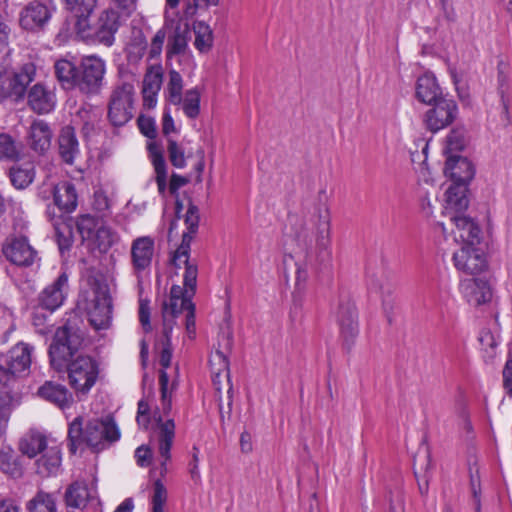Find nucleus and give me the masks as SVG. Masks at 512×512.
I'll list each match as a JSON object with an SVG mask.
<instances>
[{
    "label": "nucleus",
    "instance_id": "1",
    "mask_svg": "<svg viewBox=\"0 0 512 512\" xmlns=\"http://www.w3.org/2000/svg\"><path fill=\"white\" fill-rule=\"evenodd\" d=\"M293 234L306 251V263L297 264L295 288L301 292L305 289L309 277L307 266L318 267L330 262L331 251V220L327 207L318 208L308 222L298 217H291Z\"/></svg>",
    "mask_w": 512,
    "mask_h": 512
},
{
    "label": "nucleus",
    "instance_id": "2",
    "mask_svg": "<svg viewBox=\"0 0 512 512\" xmlns=\"http://www.w3.org/2000/svg\"><path fill=\"white\" fill-rule=\"evenodd\" d=\"M76 339L64 330L57 334V340L50 346L51 363L57 368L61 361L67 362L68 381L77 396L86 395L97 382L98 362L89 355H75Z\"/></svg>",
    "mask_w": 512,
    "mask_h": 512
},
{
    "label": "nucleus",
    "instance_id": "3",
    "mask_svg": "<svg viewBox=\"0 0 512 512\" xmlns=\"http://www.w3.org/2000/svg\"><path fill=\"white\" fill-rule=\"evenodd\" d=\"M119 438V429L114 420L109 416L97 418L79 415L69 424L68 440L69 449L72 453H76L83 445L99 448L106 441L114 442Z\"/></svg>",
    "mask_w": 512,
    "mask_h": 512
},
{
    "label": "nucleus",
    "instance_id": "4",
    "mask_svg": "<svg viewBox=\"0 0 512 512\" xmlns=\"http://www.w3.org/2000/svg\"><path fill=\"white\" fill-rule=\"evenodd\" d=\"M180 0H166V9L164 15V27L162 29L168 30V42L166 54L168 58L174 55L184 54L188 48V41L190 38V25L187 17L183 12L180 15L178 12L171 11L177 8Z\"/></svg>",
    "mask_w": 512,
    "mask_h": 512
},
{
    "label": "nucleus",
    "instance_id": "5",
    "mask_svg": "<svg viewBox=\"0 0 512 512\" xmlns=\"http://www.w3.org/2000/svg\"><path fill=\"white\" fill-rule=\"evenodd\" d=\"M185 272L183 276L184 287L173 285L170 290L169 300L163 305V316L175 318L183 311L193 308L192 297L195 294L198 267L196 263L182 265Z\"/></svg>",
    "mask_w": 512,
    "mask_h": 512
},
{
    "label": "nucleus",
    "instance_id": "6",
    "mask_svg": "<svg viewBox=\"0 0 512 512\" xmlns=\"http://www.w3.org/2000/svg\"><path fill=\"white\" fill-rule=\"evenodd\" d=\"M35 75L36 67L31 62L18 69L0 68V101L9 97L16 101L22 100Z\"/></svg>",
    "mask_w": 512,
    "mask_h": 512
},
{
    "label": "nucleus",
    "instance_id": "7",
    "mask_svg": "<svg viewBox=\"0 0 512 512\" xmlns=\"http://www.w3.org/2000/svg\"><path fill=\"white\" fill-rule=\"evenodd\" d=\"M85 301L91 324L98 330L107 328L112 320V299L108 285L95 282Z\"/></svg>",
    "mask_w": 512,
    "mask_h": 512
},
{
    "label": "nucleus",
    "instance_id": "8",
    "mask_svg": "<svg viewBox=\"0 0 512 512\" xmlns=\"http://www.w3.org/2000/svg\"><path fill=\"white\" fill-rule=\"evenodd\" d=\"M135 87L132 82L122 81L112 91L108 117L114 126H123L133 117Z\"/></svg>",
    "mask_w": 512,
    "mask_h": 512
},
{
    "label": "nucleus",
    "instance_id": "9",
    "mask_svg": "<svg viewBox=\"0 0 512 512\" xmlns=\"http://www.w3.org/2000/svg\"><path fill=\"white\" fill-rule=\"evenodd\" d=\"M172 346L163 345L159 363L162 367L159 374L161 393V410L163 415H168L172 409V395L178 387V366L171 367Z\"/></svg>",
    "mask_w": 512,
    "mask_h": 512
},
{
    "label": "nucleus",
    "instance_id": "10",
    "mask_svg": "<svg viewBox=\"0 0 512 512\" xmlns=\"http://www.w3.org/2000/svg\"><path fill=\"white\" fill-rule=\"evenodd\" d=\"M32 347L16 344L8 354L7 365H0V387L11 389L18 376L27 372L31 365Z\"/></svg>",
    "mask_w": 512,
    "mask_h": 512
},
{
    "label": "nucleus",
    "instance_id": "11",
    "mask_svg": "<svg viewBox=\"0 0 512 512\" xmlns=\"http://www.w3.org/2000/svg\"><path fill=\"white\" fill-rule=\"evenodd\" d=\"M155 253V240L151 236H140L132 240L130 263L132 273L140 283L150 271Z\"/></svg>",
    "mask_w": 512,
    "mask_h": 512
},
{
    "label": "nucleus",
    "instance_id": "12",
    "mask_svg": "<svg viewBox=\"0 0 512 512\" xmlns=\"http://www.w3.org/2000/svg\"><path fill=\"white\" fill-rule=\"evenodd\" d=\"M431 106L424 116L426 128L435 133L450 124L456 119L458 107L456 102L447 96L429 104Z\"/></svg>",
    "mask_w": 512,
    "mask_h": 512
},
{
    "label": "nucleus",
    "instance_id": "13",
    "mask_svg": "<svg viewBox=\"0 0 512 512\" xmlns=\"http://www.w3.org/2000/svg\"><path fill=\"white\" fill-rule=\"evenodd\" d=\"M105 74V63L95 56L85 57L77 74L76 86L84 93H97Z\"/></svg>",
    "mask_w": 512,
    "mask_h": 512
},
{
    "label": "nucleus",
    "instance_id": "14",
    "mask_svg": "<svg viewBox=\"0 0 512 512\" xmlns=\"http://www.w3.org/2000/svg\"><path fill=\"white\" fill-rule=\"evenodd\" d=\"M186 231L182 234V241L178 248L174 251L171 262L176 268H182V265L192 263L190 261V245L194 235L198 231L199 226V210L198 207L190 203L184 218Z\"/></svg>",
    "mask_w": 512,
    "mask_h": 512
},
{
    "label": "nucleus",
    "instance_id": "15",
    "mask_svg": "<svg viewBox=\"0 0 512 512\" xmlns=\"http://www.w3.org/2000/svg\"><path fill=\"white\" fill-rule=\"evenodd\" d=\"M337 322L344 345L350 349L358 335L357 311L354 302L349 297L341 298L337 310Z\"/></svg>",
    "mask_w": 512,
    "mask_h": 512
},
{
    "label": "nucleus",
    "instance_id": "16",
    "mask_svg": "<svg viewBox=\"0 0 512 512\" xmlns=\"http://www.w3.org/2000/svg\"><path fill=\"white\" fill-rule=\"evenodd\" d=\"M157 422L158 452L160 456L159 474L164 477L168 472L167 463L171 458L170 450L175 438V423L173 419H163L160 412L154 413Z\"/></svg>",
    "mask_w": 512,
    "mask_h": 512
},
{
    "label": "nucleus",
    "instance_id": "17",
    "mask_svg": "<svg viewBox=\"0 0 512 512\" xmlns=\"http://www.w3.org/2000/svg\"><path fill=\"white\" fill-rule=\"evenodd\" d=\"M452 260L458 271L469 275H477L487 268L486 257L475 244L463 245L453 253Z\"/></svg>",
    "mask_w": 512,
    "mask_h": 512
},
{
    "label": "nucleus",
    "instance_id": "18",
    "mask_svg": "<svg viewBox=\"0 0 512 512\" xmlns=\"http://www.w3.org/2000/svg\"><path fill=\"white\" fill-rule=\"evenodd\" d=\"M451 237L456 243L464 245L476 244L480 240V228L473 219L464 214L450 217Z\"/></svg>",
    "mask_w": 512,
    "mask_h": 512
},
{
    "label": "nucleus",
    "instance_id": "19",
    "mask_svg": "<svg viewBox=\"0 0 512 512\" xmlns=\"http://www.w3.org/2000/svg\"><path fill=\"white\" fill-rule=\"evenodd\" d=\"M121 16L114 8L103 10L95 23V38L105 46H111L121 24Z\"/></svg>",
    "mask_w": 512,
    "mask_h": 512
},
{
    "label": "nucleus",
    "instance_id": "20",
    "mask_svg": "<svg viewBox=\"0 0 512 512\" xmlns=\"http://www.w3.org/2000/svg\"><path fill=\"white\" fill-rule=\"evenodd\" d=\"M68 291V276L62 273L50 285H48L39 295V305L50 312L58 309L66 298Z\"/></svg>",
    "mask_w": 512,
    "mask_h": 512
},
{
    "label": "nucleus",
    "instance_id": "21",
    "mask_svg": "<svg viewBox=\"0 0 512 512\" xmlns=\"http://www.w3.org/2000/svg\"><path fill=\"white\" fill-rule=\"evenodd\" d=\"M7 260L19 266H29L34 262L36 252L24 237L12 238L3 246Z\"/></svg>",
    "mask_w": 512,
    "mask_h": 512
},
{
    "label": "nucleus",
    "instance_id": "22",
    "mask_svg": "<svg viewBox=\"0 0 512 512\" xmlns=\"http://www.w3.org/2000/svg\"><path fill=\"white\" fill-rule=\"evenodd\" d=\"M163 82V69L159 64L148 67L142 86L143 105L152 109L157 105L158 93Z\"/></svg>",
    "mask_w": 512,
    "mask_h": 512
},
{
    "label": "nucleus",
    "instance_id": "23",
    "mask_svg": "<svg viewBox=\"0 0 512 512\" xmlns=\"http://www.w3.org/2000/svg\"><path fill=\"white\" fill-rule=\"evenodd\" d=\"M444 173L453 182L452 185L463 184L467 187V183L474 176V167L467 158L448 155Z\"/></svg>",
    "mask_w": 512,
    "mask_h": 512
},
{
    "label": "nucleus",
    "instance_id": "24",
    "mask_svg": "<svg viewBox=\"0 0 512 512\" xmlns=\"http://www.w3.org/2000/svg\"><path fill=\"white\" fill-rule=\"evenodd\" d=\"M29 107L38 114L52 111L56 105V96L52 89L42 83H36L27 92Z\"/></svg>",
    "mask_w": 512,
    "mask_h": 512
},
{
    "label": "nucleus",
    "instance_id": "25",
    "mask_svg": "<svg viewBox=\"0 0 512 512\" xmlns=\"http://www.w3.org/2000/svg\"><path fill=\"white\" fill-rule=\"evenodd\" d=\"M459 288L463 297L473 306L484 304L491 298L488 283L480 278L464 279L460 282Z\"/></svg>",
    "mask_w": 512,
    "mask_h": 512
},
{
    "label": "nucleus",
    "instance_id": "26",
    "mask_svg": "<svg viewBox=\"0 0 512 512\" xmlns=\"http://www.w3.org/2000/svg\"><path fill=\"white\" fill-rule=\"evenodd\" d=\"M50 11L39 1L30 2L20 13L19 23L25 30H37L49 20Z\"/></svg>",
    "mask_w": 512,
    "mask_h": 512
},
{
    "label": "nucleus",
    "instance_id": "27",
    "mask_svg": "<svg viewBox=\"0 0 512 512\" xmlns=\"http://www.w3.org/2000/svg\"><path fill=\"white\" fill-rule=\"evenodd\" d=\"M38 395L55 404L60 409L64 410L73 403V395L68 391V389L58 383H54L51 381L45 382L39 389Z\"/></svg>",
    "mask_w": 512,
    "mask_h": 512
},
{
    "label": "nucleus",
    "instance_id": "28",
    "mask_svg": "<svg viewBox=\"0 0 512 512\" xmlns=\"http://www.w3.org/2000/svg\"><path fill=\"white\" fill-rule=\"evenodd\" d=\"M467 187L463 184L459 185H451L445 195V214L451 217L452 215H460L468 207V198H467Z\"/></svg>",
    "mask_w": 512,
    "mask_h": 512
},
{
    "label": "nucleus",
    "instance_id": "29",
    "mask_svg": "<svg viewBox=\"0 0 512 512\" xmlns=\"http://www.w3.org/2000/svg\"><path fill=\"white\" fill-rule=\"evenodd\" d=\"M416 97L419 101L428 105L445 97V95H443L435 76L425 73L417 80Z\"/></svg>",
    "mask_w": 512,
    "mask_h": 512
},
{
    "label": "nucleus",
    "instance_id": "30",
    "mask_svg": "<svg viewBox=\"0 0 512 512\" xmlns=\"http://www.w3.org/2000/svg\"><path fill=\"white\" fill-rule=\"evenodd\" d=\"M52 133L49 125L42 121H34L29 129L28 143L35 152L42 154L51 146Z\"/></svg>",
    "mask_w": 512,
    "mask_h": 512
},
{
    "label": "nucleus",
    "instance_id": "31",
    "mask_svg": "<svg viewBox=\"0 0 512 512\" xmlns=\"http://www.w3.org/2000/svg\"><path fill=\"white\" fill-rule=\"evenodd\" d=\"M59 153L67 164H72L80 153L79 142L76 138L74 128L65 126L61 129L59 139Z\"/></svg>",
    "mask_w": 512,
    "mask_h": 512
},
{
    "label": "nucleus",
    "instance_id": "32",
    "mask_svg": "<svg viewBox=\"0 0 512 512\" xmlns=\"http://www.w3.org/2000/svg\"><path fill=\"white\" fill-rule=\"evenodd\" d=\"M61 466V451L57 445H48L36 461L37 473L42 476L56 474Z\"/></svg>",
    "mask_w": 512,
    "mask_h": 512
},
{
    "label": "nucleus",
    "instance_id": "33",
    "mask_svg": "<svg viewBox=\"0 0 512 512\" xmlns=\"http://www.w3.org/2000/svg\"><path fill=\"white\" fill-rule=\"evenodd\" d=\"M54 203L64 212H72L77 207V193L68 181L57 184L54 188Z\"/></svg>",
    "mask_w": 512,
    "mask_h": 512
},
{
    "label": "nucleus",
    "instance_id": "34",
    "mask_svg": "<svg viewBox=\"0 0 512 512\" xmlns=\"http://www.w3.org/2000/svg\"><path fill=\"white\" fill-rule=\"evenodd\" d=\"M48 447L46 437L36 431L25 434L19 442V450L23 455L34 458Z\"/></svg>",
    "mask_w": 512,
    "mask_h": 512
},
{
    "label": "nucleus",
    "instance_id": "35",
    "mask_svg": "<svg viewBox=\"0 0 512 512\" xmlns=\"http://www.w3.org/2000/svg\"><path fill=\"white\" fill-rule=\"evenodd\" d=\"M9 177L16 189H25L34 180L35 168L30 162L15 164L9 170Z\"/></svg>",
    "mask_w": 512,
    "mask_h": 512
},
{
    "label": "nucleus",
    "instance_id": "36",
    "mask_svg": "<svg viewBox=\"0 0 512 512\" xmlns=\"http://www.w3.org/2000/svg\"><path fill=\"white\" fill-rule=\"evenodd\" d=\"M90 497V490L83 482L72 483L65 492V501L70 508H84Z\"/></svg>",
    "mask_w": 512,
    "mask_h": 512
},
{
    "label": "nucleus",
    "instance_id": "37",
    "mask_svg": "<svg viewBox=\"0 0 512 512\" xmlns=\"http://www.w3.org/2000/svg\"><path fill=\"white\" fill-rule=\"evenodd\" d=\"M192 30L195 36L194 46L200 53H207L213 46V32L204 21H194Z\"/></svg>",
    "mask_w": 512,
    "mask_h": 512
},
{
    "label": "nucleus",
    "instance_id": "38",
    "mask_svg": "<svg viewBox=\"0 0 512 512\" xmlns=\"http://www.w3.org/2000/svg\"><path fill=\"white\" fill-rule=\"evenodd\" d=\"M55 75L64 89H71L76 86L77 74L75 65L65 59L56 61Z\"/></svg>",
    "mask_w": 512,
    "mask_h": 512
},
{
    "label": "nucleus",
    "instance_id": "39",
    "mask_svg": "<svg viewBox=\"0 0 512 512\" xmlns=\"http://www.w3.org/2000/svg\"><path fill=\"white\" fill-rule=\"evenodd\" d=\"M210 365L212 369L213 383L217 391L221 390L220 376L224 375L229 382V361L225 353L221 350H216L210 357Z\"/></svg>",
    "mask_w": 512,
    "mask_h": 512
},
{
    "label": "nucleus",
    "instance_id": "40",
    "mask_svg": "<svg viewBox=\"0 0 512 512\" xmlns=\"http://www.w3.org/2000/svg\"><path fill=\"white\" fill-rule=\"evenodd\" d=\"M22 153V145L10 134L0 133V160L17 161Z\"/></svg>",
    "mask_w": 512,
    "mask_h": 512
},
{
    "label": "nucleus",
    "instance_id": "41",
    "mask_svg": "<svg viewBox=\"0 0 512 512\" xmlns=\"http://www.w3.org/2000/svg\"><path fill=\"white\" fill-rule=\"evenodd\" d=\"M0 470L12 477L21 475V467L15 451L10 446L0 448Z\"/></svg>",
    "mask_w": 512,
    "mask_h": 512
},
{
    "label": "nucleus",
    "instance_id": "42",
    "mask_svg": "<svg viewBox=\"0 0 512 512\" xmlns=\"http://www.w3.org/2000/svg\"><path fill=\"white\" fill-rule=\"evenodd\" d=\"M28 512H56V499L51 493L39 491L27 503Z\"/></svg>",
    "mask_w": 512,
    "mask_h": 512
},
{
    "label": "nucleus",
    "instance_id": "43",
    "mask_svg": "<svg viewBox=\"0 0 512 512\" xmlns=\"http://www.w3.org/2000/svg\"><path fill=\"white\" fill-rule=\"evenodd\" d=\"M118 240V233L102 222L90 241L101 251H107L112 245L117 243Z\"/></svg>",
    "mask_w": 512,
    "mask_h": 512
},
{
    "label": "nucleus",
    "instance_id": "44",
    "mask_svg": "<svg viewBox=\"0 0 512 512\" xmlns=\"http://www.w3.org/2000/svg\"><path fill=\"white\" fill-rule=\"evenodd\" d=\"M167 82V101L175 106H180L182 102L183 79L176 70L169 71Z\"/></svg>",
    "mask_w": 512,
    "mask_h": 512
},
{
    "label": "nucleus",
    "instance_id": "45",
    "mask_svg": "<svg viewBox=\"0 0 512 512\" xmlns=\"http://www.w3.org/2000/svg\"><path fill=\"white\" fill-rule=\"evenodd\" d=\"M184 114L190 118L195 119L200 113V92L197 88L189 89L182 95V102L180 103Z\"/></svg>",
    "mask_w": 512,
    "mask_h": 512
},
{
    "label": "nucleus",
    "instance_id": "46",
    "mask_svg": "<svg viewBox=\"0 0 512 512\" xmlns=\"http://www.w3.org/2000/svg\"><path fill=\"white\" fill-rule=\"evenodd\" d=\"M77 18L86 20L97 6V0H61Z\"/></svg>",
    "mask_w": 512,
    "mask_h": 512
},
{
    "label": "nucleus",
    "instance_id": "47",
    "mask_svg": "<svg viewBox=\"0 0 512 512\" xmlns=\"http://www.w3.org/2000/svg\"><path fill=\"white\" fill-rule=\"evenodd\" d=\"M152 163L155 171V181L157 183L158 192L161 196H165L167 190V167L161 153H152Z\"/></svg>",
    "mask_w": 512,
    "mask_h": 512
},
{
    "label": "nucleus",
    "instance_id": "48",
    "mask_svg": "<svg viewBox=\"0 0 512 512\" xmlns=\"http://www.w3.org/2000/svg\"><path fill=\"white\" fill-rule=\"evenodd\" d=\"M12 400L11 389L0 387V436L6 432L12 411Z\"/></svg>",
    "mask_w": 512,
    "mask_h": 512
},
{
    "label": "nucleus",
    "instance_id": "49",
    "mask_svg": "<svg viewBox=\"0 0 512 512\" xmlns=\"http://www.w3.org/2000/svg\"><path fill=\"white\" fill-rule=\"evenodd\" d=\"M101 223L102 221L97 220L90 215H82L79 217L77 220V229L82 239L84 241H90L94 237V234Z\"/></svg>",
    "mask_w": 512,
    "mask_h": 512
},
{
    "label": "nucleus",
    "instance_id": "50",
    "mask_svg": "<svg viewBox=\"0 0 512 512\" xmlns=\"http://www.w3.org/2000/svg\"><path fill=\"white\" fill-rule=\"evenodd\" d=\"M466 145V133L462 128L453 129L447 136L445 152L453 155V152H458L464 149Z\"/></svg>",
    "mask_w": 512,
    "mask_h": 512
},
{
    "label": "nucleus",
    "instance_id": "51",
    "mask_svg": "<svg viewBox=\"0 0 512 512\" xmlns=\"http://www.w3.org/2000/svg\"><path fill=\"white\" fill-rule=\"evenodd\" d=\"M167 501V490L163 483L158 479L154 482L152 494V510L151 512H164V505Z\"/></svg>",
    "mask_w": 512,
    "mask_h": 512
},
{
    "label": "nucleus",
    "instance_id": "52",
    "mask_svg": "<svg viewBox=\"0 0 512 512\" xmlns=\"http://www.w3.org/2000/svg\"><path fill=\"white\" fill-rule=\"evenodd\" d=\"M167 151L169 160L176 168H183L186 165L184 150L177 144L176 141L168 139Z\"/></svg>",
    "mask_w": 512,
    "mask_h": 512
},
{
    "label": "nucleus",
    "instance_id": "53",
    "mask_svg": "<svg viewBox=\"0 0 512 512\" xmlns=\"http://www.w3.org/2000/svg\"><path fill=\"white\" fill-rule=\"evenodd\" d=\"M219 0H185L184 13L187 17H194L199 8L209 5H217Z\"/></svg>",
    "mask_w": 512,
    "mask_h": 512
},
{
    "label": "nucleus",
    "instance_id": "54",
    "mask_svg": "<svg viewBox=\"0 0 512 512\" xmlns=\"http://www.w3.org/2000/svg\"><path fill=\"white\" fill-rule=\"evenodd\" d=\"M122 19H126L136 10V0H113V7Z\"/></svg>",
    "mask_w": 512,
    "mask_h": 512
},
{
    "label": "nucleus",
    "instance_id": "55",
    "mask_svg": "<svg viewBox=\"0 0 512 512\" xmlns=\"http://www.w3.org/2000/svg\"><path fill=\"white\" fill-rule=\"evenodd\" d=\"M166 37V31L164 29L158 30L151 40L149 48V57L157 58L161 55L163 44Z\"/></svg>",
    "mask_w": 512,
    "mask_h": 512
},
{
    "label": "nucleus",
    "instance_id": "56",
    "mask_svg": "<svg viewBox=\"0 0 512 512\" xmlns=\"http://www.w3.org/2000/svg\"><path fill=\"white\" fill-rule=\"evenodd\" d=\"M139 321L145 332L151 331V323H150V306L149 301L146 299L139 300V309H138Z\"/></svg>",
    "mask_w": 512,
    "mask_h": 512
},
{
    "label": "nucleus",
    "instance_id": "57",
    "mask_svg": "<svg viewBox=\"0 0 512 512\" xmlns=\"http://www.w3.org/2000/svg\"><path fill=\"white\" fill-rule=\"evenodd\" d=\"M138 126L146 137L153 139L156 137V125L154 119L150 117L141 116L138 119Z\"/></svg>",
    "mask_w": 512,
    "mask_h": 512
},
{
    "label": "nucleus",
    "instance_id": "58",
    "mask_svg": "<svg viewBox=\"0 0 512 512\" xmlns=\"http://www.w3.org/2000/svg\"><path fill=\"white\" fill-rule=\"evenodd\" d=\"M110 205L111 200L104 190L99 189L94 192L93 206L97 211L105 212L109 210Z\"/></svg>",
    "mask_w": 512,
    "mask_h": 512
},
{
    "label": "nucleus",
    "instance_id": "59",
    "mask_svg": "<svg viewBox=\"0 0 512 512\" xmlns=\"http://www.w3.org/2000/svg\"><path fill=\"white\" fill-rule=\"evenodd\" d=\"M199 449L194 446L192 448V459L189 463V473L194 482L199 483L201 480L200 471H199Z\"/></svg>",
    "mask_w": 512,
    "mask_h": 512
},
{
    "label": "nucleus",
    "instance_id": "60",
    "mask_svg": "<svg viewBox=\"0 0 512 512\" xmlns=\"http://www.w3.org/2000/svg\"><path fill=\"white\" fill-rule=\"evenodd\" d=\"M151 451L146 446H140L135 451V458L137 461V464L141 467H147L150 464L151 461Z\"/></svg>",
    "mask_w": 512,
    "mask_h": 512
},
{
    "label": "nucleus",
    "instance_id": "61",
    "mask_svg": "<svg viewBox=\"0 0 512 512\" xmlns=\"http://www.w3.org/2000/svg\"><path fill=\"white\" fill-rule=\"evenodd\" d=\"M175 318L169 316H163V345H171V334L175 325Z\"/></svg>",
    "mask_w": 512,
    "mask_h": 512
},
{
    "label": "nucleus",
    "instance_id": "62",
    "mask_svg": "<svg viewBox=\"0 0 512 512\" xmlns=\"http://www.w3.org/2000/svg\"><path fill=\"white\" fill-rule=\"evenodd\" d=\"M503 382L507 392L512 395V359L509 358L503 369Z\"/></svg>",
    "mask_w": 512,
    "mask_h": 512
},
{
    "label": "nucleus",
    "instance_id": "63",
    "mask_svg": "<svg viewBox=\"0 0 512 512\" xmlns=\"http://www.w3.org/2000/svg\"><path fill=\"white\" fill-rule=\"evenodd\" d=\"M479 342L484 349H494L497 346V342L495 340L494 335L488 330H483L480 333Z\"/></svg>",
    "mask_w": 512,
    "mask_h": 512
},
{
    "label": "nucleus",
    "instance_id": "64",
    "mask_svg": "<svg viewBox=\"0 0 512 512\" xmlns=\"http://www.w3.org/2000/svg\"><path fill=\"white\" fill-rule=\"evenodd\" d=\"M0 512H20V506L17 501L5 498L0 500Z\"/></svg>",
    "mask_w": 512,
    "mask_h": 512
}]
</instances>
